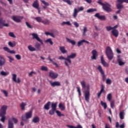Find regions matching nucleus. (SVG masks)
I'll list each match as a JSON object with an SVG mask.
<instances>
[{"label": "nucleus", "mask_w": 128, "mask_h": 128, "mask_svg": "<svg viewBox=\"0 0 128 128\" xmlns=\"http://www.w3.org/2000/svg\"><path fill=\"white\" fill-rule=\"evenodd\" d=\"M81 85L83 90H86L84 92L85 100L88 102H90V86H86V82L84 80L81 82Z\"/></svg>", "instance_id": "obj_1"}, {"label": "nucleus", "mask_w": 128, "mask_h": 128, "mask_svg": "<svg viewBox=\"0 0 128 128\" xmlns=\"http://www.w3.org/2000/svg\"><path fill=\"white\" fill-rule=\"evenodd\" d=\"M102 0H98L97 3L102 6V8L106 12H112V5L108 3L107 2H104V3L102 2Z\"/></svg>", "instance_id": "obj_2"}, {"label": "nucleus", "mask_w": 128, "mask_h": 128, "mask_svg": "<svg viewBox=\"0 0 128 128\" xmlns=\"http://www.w3.org/2000/svg\"><path fill=\"white\" fill-rule=\"evenodd\" d=\"M6 110H8V106L4 105L0 109V116H1L0 122H4L6 120Z\"/></svg>", "instance_id": "obj_3"}, {"label": "nucleus", "mask_w": 128, "mask_h": 128, "mask_svg": "<svg viewBox=\"0 0 128 128\" xmlns=\"http://www.w3.org/2000/svg\"><path fill=\"white\" fill-rule=\"evenodd\" d=\"M106 54L109 60H112L114 58V52L110 46H108L106 48Z\"/></svg>", "instance_id": "obj_4"}, {"label": "nucleus", "mask_w": 128, "mask_h": 128, "mask_svg": "<svg viewBox=\"0 0 128 128\" xmlns=\"http://www.w3.org/2000/svg\"><path fill=\"white\" fill-rule=\"evenodd\" d=\"M32 116V112L30 111L22 115V120L25 122H28V118H30Z\"/></svg>", "instance_id": "obj_5"}, {"label": "nucleus", "mask_w": 128, "mask_h": 128, "mask_svg": "<svg viewBox=\"0 0 128 128\" xmlns=\"http://www.w3.org/2000/svg\"><path fill=\"white\" fill-rule=\"evenodd\" d=\"M2 15V13L0 11V16ZM4 26H6V28H8L9 25L8 24H6V20H4L2 18L0 17V28H2Z\"/></svg>", "instance_id": "obj_6"}, {"label": "nucleus", "mask_w": 128, "mask_h": 128, "mask_svg": "<svg viewBox=\"0 0 128 128\" xmlns=\"http://www.w3.org/2000/svg\"><path fill=\"white\" fill-rule=\"evenodd\" d=\"M32 39L33 40H36L38 42H40L41 44H44V42L42 40L38 37V34L36 33H32Z\"/></svg>", "instance_id": "obj_7"}, {"label": "nucleus", "mask_w": 128, "mask_h": 128, "mask_svg": "<svg viewBox=\"0 0 128 128\" xmlns=\"http://www.w3.org/2000/svg\"><path fill=\"white\" fill-rule=\"evenodd\" d=\"M12 18L14 22H22V20L24 18V17L14 16L12 17Z\"/></svg>", "instance_id": "obj_8"}, {"label": "nucleus", "mask_w": 128, "mask_h": 128, "mask_svg": "<svg viewBox=\"0 0 128 128\" xmlns=\"http://www.w3.org/2000/svg\"><path fill=\"white\" fill-rule=\"evenodd\" d=\"M76 56V53H72L70 55L68 56L66 58V62H68L69 64H72V60L70 58H74Z\"/></svg>", "instance_id": "obj_9"}, {"label": "nucleus", "mask_w": 128, "mask_h": 128, "mask_svg": "<svg viewBox=\"0 0 128 128\" xmlns=\"http://www.w3.org/2000/svg\"><path fill=\"white\" fill-rule=\"evenodd\" d=\"M49 76L50 78H52L53 80H55V78H57L58 76V74L52 71H50L49 72Z\"/></svg>", "instance_id": "obj_10"}, {"label": "nucleus", "mask_w": 128, "mask_h": 128, "mask_svg": "<svg viewBox=\"0 0 128 128\" xmlns=\"http://www.w3.org/2000/svg\"><path fill=\"white\" fill-rule=\"evenodd\" d=\"M50 84L52 86L53 88H54V86H60V82L58 81H55V82H50Z\"/></svg>", "instance_id": "obj_11"}, {"label": "nucleus", "mask_w": 128, "mask_h": 128, "mask_svg": "<svg viewBox=\"0 0 128 128\" xmlns=\"http://www.w3.org/2000/svg\"><path fill=\"white\" fill-rule=\"evenodd\" d=\"M94 16L96 18H98L99 20H106V16H100V13H96Z\"/></svg>", "instance_id": "obj_12"}, {"label": "nucleus", "mask_w": 128, "mask_h": 128, "mask_svg": "<svg viewBox=\"0 0 128 128\" xmlns=\"http://www.w3.org/2000/svg\"><path fill=\"white\" fill-rule=\"evenodd\" d=\"M12 80L13 82H17L18 84H20V78H18L16 80V74H12Z\"/></svg>", "instance_id": "obj_13"}, {"label": "nucleus", "mask_w": 128, "mask_h": 128, "mask_svg": "<svg viewBox=\"0 0 128 128\" xmlns=\"http://www.w3.org/2000/svg\"><path fill=\"white\" fill-rule=\"evenodd\" d=\"M6 58L4 56H0V66H2L6 64Z\"/></svg>", "instance_id": "obj_14"}, {"label": "nucleus", "mask_w": 128, "mask_h": 128, "mask_svg": "<svg viewBox=\"0 0 128 128\" xmlns=\"http://www.w3.org/2000/svg\"><path fill=\"white\" fill-rule=\"evenodd\" d=\"M32 6L34 8H40V4L38 3V0H35L32 4Z\"/></svg>", "instance_id": "obj_15"}, {"label": "nucleus", "mask_w": 128, "mask_h": 128, "mask_svg": "<svg viewBox=\"0 0 128 128\" xmlns=\"http://www.w3.org/2000/svg\"><path fill=\"white\" fill-rule=\"evenodd\" d=\"M98 56V52L96 50H92V56L91 57L92 60H96Z\"/></svg>", "instance_id": "obj_16"}, {"label": "nucleus", "mask_w": 128, "mask_h": 128, "mask_svg": "<svg viewBox=\"0 0 128 128\" xmlns=\"http://www.w3.org/2000/svg\"><path fill=\"white\" fill-rule=\"evenodd\" d=\"M84 42H86V44H90V42L86 40H82L78 42L77 44L78 46L80 48V46L84 44Z\"/></svg>", "instance_id": "obj_17"}, {"label": "nucleus", "mask_w": 128, "mask_h": 128, "mask_svg": "<svg viewBox=\"0 0 128 128\" xmlns=\"http://www.w3.org/2000/svg\"><path fill=\"white\" fill-rule=\"evenodd\" d=\"M101 63L102 64V65L104 66L105 68H108V62H106L104 60V56H101Z\"/></svg>", "instance_id": "obj_18"}, {"label": "nucleus", "mask_w": 128, "mask_h": 128, "mask_svg": "<svg viewBox=\"0 0 128 128\" xmlns=\"http://www.w3.org/2000/svg\"><path fill=\"white\" fill-rule=\"evenodd\" d=\"M101 63L102 64V65L104 66L105 68H108V62H106L104 60V56H101Z\"/></svg>", "instance_id": "obj_19"}, {"label": "nucleus", "mask_w": 128, "mask_h": 128, "mask_svg": "<svg viewBox=\"0 0 128 128\" xmlns=\"http://www.w3.org/2000/svg\"><path fill=\"white\" fill-rule=\"evenodd\" d=\"M112 36H115V38H118V30H112V31L111 32Z\"/></svg>", "instance_id": "obj_20"}, {"label": "nucleus", "mask_w": 128, "mask_h": 128, "mask_svg": "<svg viewBox=\"0 0 128 128\" xmlns=\"http://www.w3.org/2000/svg\"><path fill=\"white\" fill-rule=\"evenodd\" d=\"M14 123L12 122V118H10L8 120V128H14Z\"/></svg>", "instance_id": "obj_21"}, {"label": "nucleus", "mask_w": 128, "mask_h": 128, "mask_svg": "<svg viewBox=\"0 0 128 128\" xmlns=\"http://www.w3.org/2000/svg\"><path fill=\"white\" fill-rule=\"evenodd\" d=\"M58 60H66L64 62V64L65 66H67L68 68H70V66L68 64V62H66V58H65L64 57V56H61L59 57Z\"/></svg>", "instance_id": "obj_22"}, {"label": "nucleus", "mask_w": 128, "mask_h": 128, "mask_svg": "<svg viewBox=\"0 0 128 128\" xmlns=\"http://www.w3.org/2000/svg\"><path fill=\"white\" fill-rule=\"evenodd\" d=\"M125 111L126 110H122V111L120 112L119 114L120 120H124V114H126V113H124Z\"/></svg>", "instance_id": "obj_23"}, {"label": "nucleus", "mask_w": 128, "mask_h": 128, "mask_svg": "<svg viewBox=\"0 0 128 128\" xmlns=\"http://www.w3.org/2000/svg\"><path fill=\"white\" fill-rule=\"evenodd\" d=\"M96 70H98V72H100V74H104V70L102 69V66L98 65Z\"/></svg>", "instance_id": "obj_24"}, {"label": "nucleus", "mask_w": 128, "mask_h": 128, "mask_svg": "<svg viewBox=\"0 0 128 128\" xmlns=\"http://www.w3.org/2000/svg\"><path fill=\"white\" fill-rule=\"evenodd\" d=\"M40 2L44 5V6H42L44 10H46V6H49L50 4L48 2H46L44 0H40Z\"/></svg>", "instance_id": "obj_25"}, {"label": "nucleus", "mask_w": 128, "mask_h": 128, "mask_svg": "<svg viewBox=\"0 0 128 128\" xmlns=\"http://www.w3.org/2000/svg\"><path fill=\"white\" fill-rule=\"evenodd\" d=\"M78 10L76 8H74L72 14V16L74 18H76V17L78 16Z\"/></svg>", "instance_id": "obj_26"}, {"label": "nucleus", "mask_w": 128, "mask_h": 128, "mask_svg": "<svg viewBox=\"0 0 128 128\" xmlns=\"http://www.w3.org/2000/svg\"><path fill=\"white\" fill-rule=\"evenodd\" d=\"M117 62H118V66H122L125 64L126 62L122 61V58H120V57H118Z\"/></svg>", "instance_id": "obj_27"}, {"label": "nucleus", "mask_w": 128, "mask_h": 128, "mask_svg": "<svg viewBox=\"0 0 128 128\" xmlns=\"http://www.w3.org/2000/svg\"><path fill=\"white\" fill-rule=\"evenodd\" d=\"M32 122H34V124L40 122V118L38 116L34 117L32 120Z\"/></svg>", "instance_id": "obj_28"}, {"label": "nucleus", "mask_w": 128, "mask_h": 128, "mask_svg": "<svg viewBox=\"0 0 128 128\" xmlns=\"http://www.w3.org/2000/svg\"><path fill=\"white\" fill-rule=\"evenodd\" d=\"M50 102H48L44 106V110H50Z\"/></svg>", "instance_id": "obj_29"}, {"label": "nucleus", "mask_w": 128, "mask_h": 128, "mask_svg": "<svg viewBox=\"0 0 128 128\" xmlns=\"http://www.w3.org/2000/svg\"><path fill=\"white\" fill-rule=\"evenodd\" d=\"M48 60H50V62H52V64L55 66H56V68H58V64H56V62H54V60H52V58H50V56H48Z\"/></svg>", "instance_id": "obj_30"}, {"label": "nucleus", "mask_w": 128, "mask_h": 128, "mask_svg": "<svg viewBox=\"0 0 128 128\" xmlns=\"http://www.w3.org/2000/svg\"><path fill=\"white\" fill-rule=\"evenodd\" d=\"M60 50L62 54H66L68 51L66 50V48L64 46H60Z\"/></svg>", "instance_id": "obj_31"}, {"label": "nucleus", "mask_w": 128, "mask_h": 128, "mask_svg": "<svg viewBox=\"0 0 128 128\" xmlns=\"http://www.w3.org/2000/svg\"><path fill=\"white\" fill-rule=\"evenodd\" d=\"M66 40L68 42L71 44H72V46H76V41H74V40H72L68 38H66Z\"/></svg>", "instance_id": "obj_32"}, {"label": "nucleus", "mask_w": 128, "mask_h": 128, "mask_svg": "<svg viewBox=\"0 0 128 128\" xmlns=\"http://www.w3.org/2000/svg\"><path fill=\"white\" fill-rule=\"evenodd\" d=\"M66 126L68 128H82V126L80 124H78L76 126L68 124Z\"/></svg>", "instance_id": "obj_33"}, {"label": "nucleus", "mask_w": 128, "mask_h": 128, "mask_svg": "<svg viewBox=\"0 0 128 128\" xmlns=\"http://www.w3.org/2000/svg\"><path fill=\"white\" fill-rule=\"evenodd\" d=\"M26 104L22 102L21 104H20V108L22 110H26Z\"/></svg>", "instance_id": "obj_34"}, {"label": "nucleus", "mask_w": 128, "mask_h": 128, "mask_svg": "<svg viewBox=\"0 0 128 128\" xmlns=\"http://www.w3.org/2000/svg\"><path fill=\"white\" fill-rule=\"evenodd\" d=\"M58 106V102L52 103L51 104V108L52 110H56V106Z\"/></svg>", "instance_id": "obj_35"}, {"label": "nucleus", "mask_w": 128, "mask_h": 128, "mask_svg": "<svg viewBox=\"0 0 128 128\" xmlns=\"http://www.w3.org/2000/svg\"><path fill=\"white\" fill-rule=\"evenodd\" d=\"M42 22L44 24L48 25V24H50V20L48 19H44V20H42Z\"/></svg>", "instance_id": "obj_36"}, {"label": "nucleus", "mask_w": 128, "mask_h": 128, "mask_svg": "<svg viewBox=\"0 0 128 128\" xmlns=\"http://www.w3.org/2000/svg\"><path fill=\"white\" fill-rule=\"evenodd\" d=\"M44 42L46 44H50L51 46H52L54 44V42H52V38L47 39Z\"/></svg>", "instance_id": "obj_37"}, {"label": "nucleus", "mask_w": 128, "mask_h": 128, "mask_svg": "<svg viewBox=\"0 0 128 128\" xmlns=\"http://www.w3.org/2000/svg\"><path fill=\"white\" fill-rule=\"evenodd\" d=\"M28 48L30 52H36V48H34V47H33L32 45L28 46Z\"/></svg>", "instance_id": "obj_38"}, {"label": "nucleus", "mask_w": 128, "mask_h": 128, "mask_svg": "<svg viewBox=\"0 0 128 128\" xmlns=\"http://www.w3.org/2000/svg\"><path fill=\"white\" fill-rule=\"evenodd\" d=\"M8 44L11 48H14V46H16V42H9Z\"/></svg>", "instance_id": "obj_39"}, {"label": "nucleus", "mask_w": 128, "mask_h": 128, "mask_svg": "<svg viewBox=\"0 0 128 128\" xmlns=\"http://www.w3.org/2000/svg\"><path fill=\"white\" fill-rule=\"evenodd\" d=\"M58 108H60L61 110H66V107L62 103L59 104Z\"/></svg>", "instance_id": "obj_40"}, {"label": "nucleus", "mask_w": 128, "mask_h": 128, "mask_svg": "<svg viewBox=\"0 0 128 128\" xmlns=\"http://www.w3.org/2000/svg\"><path fill=\"white\" fill-rule=\"evenodd\" d=\"M1 76H8L10 74V72H4V71H2L0 72Z\"/></svg>", "instance_id": "obj_41"}, {"label": "nucleus", "mask_w": 128, "mask_h": 128, "mask_svg": "<svg viewBox=\"0 0 128 128\" xmlns=\"http://www.w3.org/2000/svg\"><path fill=\"white\" fill-rule=\"evenodd\" d=\"M100 104L104 108V110H106V108H108V105L106 102H104L101 101Z\"/></svg>", "instance_id": "obj_42"}, {"label": "nucleus", "mask_w": 128, "mask_h": 128, "mask_svg": "<svg viewBox=\"0 0 128 128\" xmlns=\"http://www.w3.org/2000/svg\"><path fill=\"white\" fill-rule=\"evenodd\" d=\"M64 24H67V26H72V24H70V21H68L66 22H63L61 24V26H64Z\"/></svg>", "instance_id": "obj_43"}, {"label": "nucleus", "mask_w": 128, "mask_h": 128, "mask_svg": "<svg viewBox=\"0 0 128 128\" xmlns=\"http://www.w3.org/2000/svg\"><path fill=\"white\" fill-rule=\"evenodd\" d=\"M87 32H88V28L86 27H84L83 33H82V36H85L86 34V33Z\"/></svg>", "instance_id": "obj_44"}, {"label": "nucleus", "mask_w": 128, "mask_h": 128, "mask_svg": "<svg viewBox=\"0 0 128 128\" xmlns=\"http://www.w3.org/2000/svg\"><path fill=\"white\" fill-rule=\"evenodd\" d=\"M35 20H36V22H42V17H36L35 18Z\"/></svg>", "instance_id": "obj_45"}, {"label": "nucleus", "mask_w": 128, "mask_h": 128, "mask_svg": "<svg viewBox=\"0 0 128 128\" xmlns=\"http://www.w3.org/2000/svg\"><path fill=\"white\" fill-rule=\"evenodd\" d=\"M56 112L58 116H64V114H62V112H60L59 110H56Z\"/></svg>", "instance_id": "obj_46"}, {"label": "nucleus", "mask_w": 128, "mask_h": 128, "mask_svg": "<svg viewBox=\"0 0 128 128\" xmlns=\"http://www.w3.org/2000/svg\"><path fill=\"white\" fill-rule=\"evenodd\" d=\"M87 12L90 13V12H96V8H90L87 10Z\"/></svg>", "instance_id": "obj_47"}, {"label": "nucleus", "mask_w": 128, "mask_h": 128, "mask_svg": "<svg viewBox=\"0 0 128 128\" xmlns=\"http://www.w3.org/2000/svg\"><path fill=\"white\" fill-rule=\"evenodd\" d=\"M112 94L110 93L107 95V100H108V102H110V100H112Z\"/></svg>", "instance_id": "obj_48"}, {"label": "nucleus", "mask_w": 128, "mask_h": 128, "mask_svg": "<svg viewBox=\"0 0 128 128\" xmlns=\"http://www.w3.org/2000/svg\"><path fill=\"white\" fill-rule=\"evenodd\" d=\"M56 110H54V109H52L50 110H49V114H50V116H52L54 114V112H56Z\"/></svg>", "instance_id": "obj_49"}, {"label": "nucleus", "mask_w": 128, "mask_h": 128, "mask_svg": "<svg viewBox=\"0 0 128 128\" xmlns=\"http://www.w3.org/2000/svg\"><path fill=\"white\" fill-rule=\"evenodd\" d=\"M35 48L37 50H40V44L38 42L36 43L35 44Z\"/></svg>", "instance_id": "obj_50"}, {"label": "nucleus", "mask_w": 128, "mask_h": 128, "mask_svg": "<svg viewBox=\"0 0 128 128\" xmlns=\"http://www.w3.org/2000/svg\"><path fill=\"white\" fill-rule=\"evenodd\" d=\"M117 2L119 4H122V2H126L128 4V0H117Z\"/></svg>", "instance_id": "obj_51"}, {"label": "nucleus", "mask_w": 128, "mask_h": 128, "mask_svg": "<svg viewBox=\"0 0 128 128\" xmlns=\"http://www.w3.org/2000/svg\"><path fill=\"white\" fill-rule=\"evenodd\" d=\"M76 88H77V92L79 96H82V92L80 91V87H76Z\"/></svg>", "instance_id": "obj_52"}, {"label": "nucleus", "mask_w": 128, "mask_h": 128, "mask_svg": "<svg viewBox=\"0 0 128 128\" xmlns=\"http://www.w3.org/2000/svg\"><path fill=\"white\" fill-rule=\"evenodd\" d=\"M41 70H44V72H48V67L46 66H42L41 67Z\"/></svg>", "instance_id": "obj_53"}, {"label": "nucleus", "mask_w": 128, "mask_h": 128, "mask_svg": "<svg viewBox=\"0 0 128 128\" xmlns=\"http://www.w3.org/2000/svg\"><path fill=\"white\" fill-rule=\"evenodd\" d=\"M62 2H66L68 4H69V6H72V2H70V0H62Z\"/></svg>", "instance_id": "obj_54"}, {"label": "nucleus", "mask_w": 128, "mask_h": 128, "mask_svg": "<svg viewBox=\"0 0 128 128\" xmlns=\"http://www.w3.org/2000/svg\"><path fill=\"white\" fill-rule=\"evenodd\" d=\"M8 36L11 38H16V36H14V34L12 32H10L8 33Z\"/></svg>", "instance_id": "obj_55"}, {"label": "nucleus", "mask_w": 128, "mask_h": 128, "mask_svg": "<svg viewBox=\"0 0 128 128\" xmlns=\"http://www.w3.org/2000/svg\"><path fill=\"white\" fill-rule=\"evenodd\" d=\"M116 6L118 10H120L124 8V6L120 4H117Z\"/></svg>", "instance_id": "obj_56"}, {"label": "nucleus", "mask_w": 128, "mask_h": 128, "mask_svg": "<svg viewBox=\"0 0 128 128\" xmlns=\"http://www.w3.org/2000/svg\"><path fill=\"white\" fill-rule=\"evenodd\" d=\"M26 26L28 28H34V26L30 25V24H29L28 22H26Z\"/></svg>", "instance_id": "obj_57"}, {"label": "nucleus", "mask_w": 128, "mask_h": 128, "mask_svg": "<svg viewBox=\"0 0 128 128\" xmlns=\"http://www.w3.org/2000/svg\"><path fill=\"white\" fill-rule=\"evenodd\" d=\"M2 92H3V94H4V96L6 98L8 96V91L6 90H3L2 91Z\"/></svg>", "instance_id": "obj_58"}, {"label": "nucleus", "mask_w": 128, "mask_h": 128, "mask_svg": "<svg viewBox=\"0 0 128 128\" xmlns=\"http://www.w3.org/2000/svg\"><path fill=\"white\" fill-rule=\"evenodd\" d=\"M110 106L112 108H114V100H112L110 102Z\"/></svg>", "instance_id": "obj_59"}, {"label": "nucleus", "mask_w": 128, "mask_h": 128, "mask_svg": "<svg viewBox=\"0 0 128 128\" xmlns=\"http://www.w3.org/2000/svg\"><path fill=\"white\" fill-rule=\"evenodd\" d=\"M106 84H112V80L110 79H107L106 80Z\"/></svg>", "instance_id": "obj_60"}, {"label": "nucleus", "mask_w": 128, "mask_h": 128, "mask_svg": "<svg viewBox=\"0 0 128 128\" xmlns=\"http://www.w3.org/2000/svg\"><path fill=\"white\" fill-rule=\"evenodd\" d=\"M15 58H16V60H18L22 59V56L20 54L16 55Z\"/></svg>", "instance_id": "obj_61"}, {"label": "nucleus", "mask_w": 128, "mask_h": 128, "mask_svg": "<svg viewBox=\"0 0 128 128\" xmlns=\"http://www.w3.org/2000/svg\"><path fill=\"white\" fill-rule=\"evenodd\" d=\"M36 74V72H34V71H32L31 72H30V73H28V76H32V74Z\"/></svg>", "instance_id": "obj_62"}, {"label": "nucleus", "mask_w": 128, "mask_h": 128, "mask_svg": "<svg viewBox=\"0 0 128 128\" xmlns=\"http://www.w3.org/2000/svg\"><path fill=\"white\" fill-rule=\"evenodd\" d=\"M106 30L108 32H110V30H112V27L110 26H106Z\"/></svg>", "instance_id": "obj_63"}, {"label": "nucleus", "mask_w": 128, "mask_h": 128, "mask_svg": "<svg viewBox=\"0 0 128 128\" xmlns=\"http://www.w3.org/2000/svg\"><path fill=\"white\" fill-rule=\"evenodd\" d=\"M73 24H74V26H76V28H78V26H80V24L76 22H74Z\"/></svg>", "instance_id": "obj_64"}]
</instances>
